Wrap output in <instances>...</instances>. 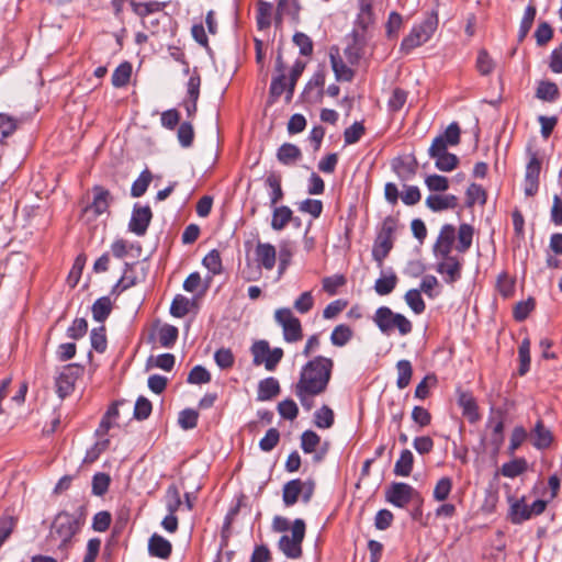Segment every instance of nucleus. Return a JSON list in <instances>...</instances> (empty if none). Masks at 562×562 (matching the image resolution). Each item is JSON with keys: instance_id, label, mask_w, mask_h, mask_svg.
Here are the masks:
<instances>
[{"instance_id": "nucleus-1", "label": "nucleus", "mask_w": 562, "mask_h": 562, "mask_svg": "<svg viewBox=\"0 0 562 562\" xmlns=\"http://www.w3.org/2000/svg\"><path fill=\"white\" fill-rule=\"evenodd\" d=\"M334 361L330 358L317 356L307 361L300 372L294 385V394L306 411L314 406L313 398L326 392L331 379Z\"/></svg>"}, {"instance_id": "nucleus-2", "label": "nucleus", "mask_w": 562, "mask_h": 562, "mask_svg": "<svg viewBox=\"0 0 562 562\" xmlns=\"http://www.w3.org/2000/svg\"><path fill=\"white\" fill-rule=\"evenodd\" d=\"M79 529V520L74 515L63 512L55 517L52 524L49 539L54 541L59 540L58 549L67 554L71 539Z\"/></svg>"}, {"instance_id": "nucleus-3", "label": "nucleus", "mask_w": 562, "mask_h": 562, "mask_svg": "<svg viewBox=\"0 0 562 562\" xmlns=\"http://www.w3.org/2000/svg\"><path fill=\"white\" fill-rule=\"evenodd\" d=\"M373 322L384 335H391L396 328L402 336H406L412 333L413 324L403 314L394 313L387 306L379 307L374 315Z\"/></svg>"}, {"instance_id": "nucleus-4", "label": "nucleus", "mask_w": 562, "mask_h": 562, "mask_svg": "<svg viewBox=\"0 0 562 562\" xmlns=\"http://www.w3.org/2000/svg\"><path fill=\"white\" fill-rule=\"evenodd\" d=\"M438 27V14L432 11L420 24L415 25L401 43L400 50L409 54L414 48L422 46L432 36Z\"/></svg>"}, {"instance_id": "nucleus-5", "label": "nucleus", "mask_w": 562, "mask_h": 562, "mask_svg": "<svg viewBox=\"0 0 562 562\" xmlns=\"http://www.w3.org/2000/svg\"><path fill=\"white\" fill-rule=\"evenodd\" d=\"M396 229L397 220L391 215L386 216L378 232L372 248V257L379 266H382L384 259L389 256L394 246V233Z\"/></svg>"}, {"instance_id": "nucleus-6", "label": "nucleus", "mask_w": 562, "mask_h": 562, "mask_svg": "<svg viewBox=\"0 0 562 562\" xmlns=\"http://www.w3.org/2000/svg\"><path fill=\"white\" fill-rule=\"evenodd\" d=\"M292 536L284 535L278 542L279 549L289 559H299L302 557V542L305 537V522L303 519H295L292 528Z\"/></svg>"}, {"instance_id": "nucleus-7", "label": "nucleus", "mask_w": 562, "mask_h": 562, "mask_svg": "<svg viewBox=\"0 0 562 562\" xmlns=\"http://www.w3.org/2000/svg\"><path fill=\"white\" fill-rule=\"evenodd\" d=\"M507 411L502 407H491L490 416L487 419L486 427L491 428V435L488 438V446L492 449V453L496 456L503 443H504V428L505 417Z\"/></svg>"}, {"instance_id": "nucleus-8", "label": "nucleus", "mask_w": 562, "mask_h": 562, "mask_svg": "<svg viewBox=\"0 0 562 562\" xmlns=\"http://www.w3.org/2000/svg\"><path fill=\"white\" fill-rule=\"evenodd\" d=\"M250 351L254 357V364L260 366L263 363L268 371H274L278 363L283 358V350L279 347L270 349L267 340H258L254 342Z\"/></svg>"}, {"instance_id": "nucleus-9", "label": "nucleus", "mask_w": 562, "mask_h": 562, "mask_svg": "<svg viewBox=\"0 0 562 562\" xmlns=\"http://www.w3.org/2000/svg\"><path fill=\"white\" fill-rule=\"evenodd\" d=\"M274 319L282 327L283 338L286 342H296L303 338L301 321L294 316L290 308L277 310Z\"/></svg>"}, {"instance_id": "nucleus-10", "label": "nucleus", "mask_w": 562, "mask_h": 562, "mask_svg": "<svg viewBox=\"0 0 562 562\" xmlns=\"http://www.w3.org/2000/svg\"><path fill=\"white\" fill-rule=\"evenodd\" d=\"M346 42L347 46L344 49V55L349 65L356 66L364 56L368 37L363 32L352 30V32L346 36Z\"/></svg>"}, {"instance_id": "nucleus-11", "label": "nucleus", "mask_w": 562, "mask_h": 562, "mask_svg": "<svg viewBox=\"0 0 562 562\" xmlns=\"http://www.w3.org/2000/svg\"><path fill=\"white\" fill-rule=\"evenodd\" d=\"M416 496H419V493L403 482H393L385 491V499L400 508L405 507Z\"/></svg>"}, {"instance_id": "nucleus-12", "label": "nucleus", "mask_w": 562, "mask_h": 562, "mask_svg": "<svg viewBox=\"0 0 562 562\" xmlns=\"http://www.w3.org/2000/svg\"><path fill=\"white\" fill-rule=\"evenodd\" d=\"M428 155L436 160L435 165L441 171H452L459 164V158L454 154L449 153L448 149H445L441 140L431 143Z\"/></svg>"}, {"instance_id": "nucleus-13", "label": "nucleus", "mask_w": 562, "mask_h": 562, "mask_svg": "<svg viewBox=\"0 0 562 562\" xmlns=\"http://www.w3.org/2000/svg\"><path fill=\"white\" fill-rule=\"evenodd\" d=\"M82 367L78 364H68L56 379V391L60 398H65L75 389V382L82 372Z\"/></svg>"}, {"instance_id": "nucleus-14", "label": "nucleus", "mask_w": 562, "mask_h": 562, "mask_svg": "<svg viewBox=\"0 0 562 562\" xmlns=\"http://www.w3.org/2000/svg\"><path fill=\"white\" fill-rule=\"evenodd\" d=\"M442 260L437 263L436 271L443 276L448 284H453L461 279L462 260L456 256L440 257Z\"/></svg>"}, {"instance_id": "nucleus-15", "label": "nucleus", "mask_w": 562, "mask_h": 562, "mask_svg": "<svg viewBox=\"0 0 562 562\" xmlns=\"http://www.w3.org/2000/svg\"><path fill=\"white\" fill-rule=\"evenodd\" d=\"M541 164L542 161L538 154L530 153L525 176V194L527 196H532L538 192Z\"/></svg>"}, {"instance_id": "nucleus-16", "label": "nucleus", "mask_w": 562, "mask_h": 562, "mask_svg": "<svg viewBox=\"0 0 562 562\" xmlns=\"http://www.w3.org/2000/svg\"><path fill=\"white\" fill-rule=\"evenodd\" d=\"M151 217L153 213L148 205L140 206L135 204L128 224L130 231L137 236H144L150 224Z\"/></svg>"}, {"instance_id": "nucleus-17", "label": "nucleus", "mask_w": 562, "mask_h": 562, "mask_svg": "<svg viewBox=\"0 0 562 562\" xmlns=\"http://www.w3.org/2000/svg\"><path fill=\"white\" fill-rule=\"evenodd\" d=\"M93 200L83 209V213H93L94 217L105 213L112 202L113 198L108 189L101 186H94L92 188Z\"/></svg>"}, {"instance_id": "nucleus-18", "label": "nucleus", "mask_w": 562, "mask_h": 562, "mask_svg": "<svg viewBox=\"0 0 562 562\" xmlns=\"http://www.w3.org/2000/svg\"><path fill=\"white\" fill-rule=\"evenodd\" d=\"M456 239V228L451 224H445L432 247L434 255L439 257H448L452 250Z\"/></svg>"}, {"instance_id": "nucleus-19", "label": "nucleus", "mask_w": 562, "mask_h": 562, "mask_svg": "<svg viewBox=\"0 0 562 562\" xmlns=\"http://www.w3.org/2000/svg\"><path fill=\"white\" fill-rule=\"evenodd\" d=\"M255 261L258 267L271 271L277 262V249L270 243L258 241L255 248Z\"/></svg>"}, {"instance_id": "nucleus-20", "label": "nucleus", "mask_w": 562, "mask_h": 562, "mask_svg": "<svg viewBox=\"0 0 562 562\" xmlns=\"http://www.w3.org/2000/svg\"><path fill=\"white\" fill-rule=\"evenodd\" d=\"M359 12L355 21V29L363 32L375 23V13L373 11L372 0H358Z\"/></svg>"}, {"instance_id": "nucleus-21", "label": "nucleus", "mask_w": 562, "mask_h": 562, "mask_svg": "<svg viewBox=\"0 0 562 562\" xmlns=\"http://www.w3.org/2000/svg\"><path fill=\"white\" fill-rule=\"evenodd\" d=\"M329 57L336 79L338 81H351L355 77V71L344 63L337 47L330 48Z\"/></svg>"}, {"instance_id": "nucleus-22", "label": "nucleus", "mask_w": 562, "mask_h": 562, "mask_svg": "<svg viewBox=\"0 0 562 562\" xmlns=\"http://www.w3.org/2000/svg\"><path fill=\"white\" fill-rule=\"evenodd\" d=\"M531 442L535 448L543 450L550 447L553 441L552 432L546 428L543 422L539 419L530 431Z\"/></svg>"}, {"instance_id": "nucleus-23", "label": "nucleus", "mask_w": 562, "mask_h": 562, "mask_svg": "<svg viewBox=\"0 0 562 562\" xmlns=\"http://www.w3.org/2000/svg\"><path fill=\"white\" fill-rule=\"evenodd\" d=\"M148 552L151 557L168 559L172 552V544L162 536L154 533L148 541Z\"/></svg>"}, {"instance_id": "nucleus-24", "label": "nucleus", "mask_w": 562, "mask_h": 562, "mask_svg": "<svg viewBox=\"0 0 562 562\" xmlns=\"http://www.w3.org/2000/svg\"><path fill=\"white\" fill-rule=\"evenodd\" d=\"M393 168L400 178L407 180L416 175L418 162L414 155L405 158L398 157L394 160Z\"/></svg>"}, {"instance_id": "nucleus-25", "label": "nucleus", "mask_w": 562, "mask_h": 562, "mask_svg": "<svg viewBox=\"0 0 562 562\" xmlns=\"http://www.w3.org/2000/svg\"><path fill=\"white\" fill-rule=\"evenodd\" d=\"M426 205L432 212H441L449 209H456L458 206V198L453 194H431L426 199Z\"/></svg>"}, {"instance_id": "nucleus-26", "label": "nucleus", "mask_w": 562, "mask_h": 562, "mask_svg": "<svg viewBox=\"0 0 562 562\" xmlns=\"http://www.w3.org/2000/svg\"><path fill=\"white\" fill-rule=\"evenodd\" d=\"M272 207V217H271V228L273 231L280 232L286 227L291 221H293V211L286 205L271 206Z\"/></svg>"}, {"instance_id": "nucleus-27", "label": "nucleus", "mask_w": 562, "mask_h": 562, "mask_svg": "<svg viewBox=\"0 0 562 562\" xmlns=\"http://www.w3.org/2000/svg\"><path fill=\"white\" fill-rule=\"evenodd\" d=\"M280 391V384L276 378H266L258 383L257 400L261 402L270 401L276 397Z\"/></svg>"}, {"instance_id": "nucleus-28", "label": "nucleus", "mask_w": 562, "mask_h": 562, "mask_svg": "<svg viewBox=\"0 0 562 562\" xmlns=\"http://www.w3.org/2000/svg\"><path fill=\"white\" fill-rule=\"evenodd\" d=\"M560 97V90L555 82L541 80L536 90V98L544 102H554Z\"/></svg>"}, {"instance_id": "nucleus-29", "label": "nucleus", "mask_w": 562, "mask_h": 562, "mask_svg": "<svg viewBox=\"0 0 562 562\" xmlns=\"http://www.w3.org/2000/svg\"><path fill=\"white\" fill-rule=\"evenodd\" d=\"M303 490L304 484L300 479L291 480L288 483H285L283 486L282 495L284 504L286 506L294 505L297 502L299 496L300 494H302Z\"/></svg>"}, {"instance_id": "nucleus-30", "label": "nucleus", "mask_w": 562, "mask_h": 562, "mask_svg": "<svg viewBox=\"0 0 562 562\" xmlns=\"http://www.w3.org/2000/svg\"><path fill=\"white\" fill-rule=\"evenodd\" d=\"M265 183L271 189L270 205L274 206L284 198V192L281 187V175L277 172H270L267 176Z\"/></svg>"}, {"instance_id": "nucleus-31", "label": "nucleus", "mask_w": 562, "mask_h": 562, "mask_svg": "<svg viewBox=\"0 0 562 562\" xmlns=\"http://www.w3.org/2000/svg\"><path fill=\"white\" fill-rule=\"evenodd\" d=\"M458 403L470 423H476L480 419L479 407L472 395L462 393L459 396Z\"/></svg>"}, {"instance_id": "nucleus-32", "label": "nucleus", "mask_w": 562, "mask_h": 562, "mask_svg": "<svg viewBox=\"0 0 562 562\" xmlns=\"http://www.w3.org/2000/svg\"><path fill=\"white\" fill-rule=\"evenodd\" d=\"M461 138V130L457 122H452L448 125L446 131L435 137L432 142L441 140V144L445 145V149H448L449 146H457L460 144Z\"/></svg>"}, {"instance_id": "nucleus-33", "label": "nucleus", "mask_w": 562, "mask_h": 562, "mask_svg": "<svg viewBox=\"0 0 562 562\" xmlns=\"http://www.w3.org/2000/svg\"><path fill=\"white\" fill-rule=\"evenodd\" d=\"M301 149L296 145L290 143L281 145L277 153L278 160L283 165H292L301 159Z\"/></svg>"}, {"instance_id": "nucleus-34", "label": "nucleus", "mask_w": 562, "mask_h": 562, "mask_svg": "<svg viewBox=\"0 0 562 562\" xmlns=\"http://www.w3.org/2000/svg\"><path fill=\"white\" fill-rule=\"evenodd\" d=\"M413 465H414V456H413L412 451L408 449H404L401 452L398 460L395 462L393 472L396 476H405L406 477V476L411 475Z\"/></svg>"}, {"instance_id": "nucleus-35", "label": "nucleus", "mask_w": 562, "mask_h": 562, "mask_svg": "<svg viewBox=\"0 0 562 562\" xmlns=\"http://www.w3.org/2000/svg\"><path fill=\"white\" fill-rule=\"evenodd\" d=\"M509 516L513 524L519 525L531 518L530 506L525 503L524 498L515 501L510 506Z\"/></svg>"}, {"instance_id": "nucleus-36", "label": "nucleus", "mask_w": 562, "mask_h": 562, "mask_svg": "<svg viewBox=\"0 0 562 562\" xmlns=\"http://www.w3.org/2000/svg\"><path fill=\"white\" fill-rule=\"evenodd\" d=\"M130 4L132 7L133 12L139 18L144 19L147 15L161 11L165 7L164 3L158 1H148V2H137L135 0H130Z\"/></svg>"}, {"instance_id": "nucleus-37", "label": "nucleus", "mask_w": 562, "mask_h": 562, "mask_svg": "<svg viewBox=\"0 0 562 562\" xmlns=\"http://www.w3.org/2000/svg\"><path fill=\"white\" fill-rule=\"evenodd\" d=\"M92 316L97 322H104L112 311V302L109 296L98 299L92 305Z\"/></svg>"}, {"instance_id": "nucleus-38", "label": "nucleus", "mask_w": 562, "mask_h": 562, "mask_svg": "<svg viewBox=\"0 0 562 562\" xmlns=\"http://www.w3.org/2000/svg\"><path fill=\"white\" fill-rule=\"evenodd\" d=\"M474 228L470 224H461L458 231V245L457 250L465 252L472 245Z\"/></svg>"}, {"instance_id": "nucleus-39", "label": "nucleus", "mask_w": 562, "mask_h": 562, "mask_svg": "<svg viewBox=\"0 0 562 562\" xmlns=\"http://www.w3.org/2000/svg\"><path fill=\"white\" fill-rule=\"evenodd\" d=\"M132 76V65L128 61L120 64L112 75V85L116 88L126 86Z\"/></svg>"}, {"instance_id": "nucleus-40", "label": "nucleus", "mask_w": 562, "mask_h": 562, "mask_svg": "<svg viewBox=\"0 0 562 562\" xmlns=\"http://www.w3.org/2000/svg\"><path fill=\"white\" fill-rule=\"evenodd\" d=\"M397 370V381L396 385L398 389L403 390L409 385L412 375H413V367L408 360H400L396 363Z\"/></svg>"}, {"instance_id": "nucleus-41", "label": "nucleus", "mask_w": 562, "mask_h": 562, "mask_svg": "<svg viewBox=\"0 0 562 562\" xmlns=\"http://www.w3.org/2000/svg\"><path fill=\"white\" fill-rule=\"evenodd\" d=\"M272 4L259 0L257 3V25L260 30L267 29L271 24Z\"/></svg>"}, {"instance_id": "nucleus-42", "label": "nucleus", "mask_w": 562, "mask_h": 562, "mask_svg": "<svg viewBox=\"0 0 562 562\" xmlns=\"http://www.w3.org/2000/svg\"><path fill=\"white\" fill-rule=\"evenodd\" d=\"M335 415L333 409L323 405L319 409L314 413V424L316 427L322 429L330 428L334 425Z\"/></svg>"}, {"instance_id": "nucleus-43", "label": "nucleus", "mask_w": 562, "mask_h": 562, "mask_svg": "<svg viewBox=\"0 0 562 562\" xmlns=\"http://www.w3.org/2000/svg\"><path fill=\"white\" fill-rule=\"evenodd\" d=\"M352 334L350 326L340 324L331 331L330 341L336 347H342L352 338Z\"/></svg>"}, {"instance_id": "nucleus-44", "label": "nucleus", "mask_w": 562, "mask_h": 562, "mask_svg": "<svg viewBox=\"0 0 562 562\" xmlns=\"http://www.w3.org/2000/svg\"><path fill=\"white\" fill-rule=\"evenodd\" d=\"M151 172L148 169L142 171L139 177L133 182L131 188V195L133 198H139L147 191L151 182Z\"/></svg>"}, {"instance_id": "nucleus-45", "label": "nucleus", "mask_w": 562, "mask_h": 562, "mask_svg": "<svg viewBox=\"0 0 562 562\" xmlns=\"http://www.w3.org/2000/svg\"><path fill=\"white\" fill-rule=\"evenodd\" d=\"M397 281V276L391 272L389 276H383L375 281L374 290L379 295H387L395 289Z\"/></svg>"}, {"instance_id": "nucleus-46", "label": "nucleus", "mask_w": 562, "mask_h": 562, "mask_svg": "<svg viewBox=\"0 0 562 562\" xmlns=\"http://www.w3.org/2000/svg\"><path fill=\"white\" fill-rule=\"evenodd\" d=\"M178 328L172 325H164L158 333V339L161 347L171 348L178 339Z\"/></svg>"}, {"instance_id": "nucleus-47", "label": "nucleus", "mask_w": 562, "mask_h": 562, "mask_svg": "<svg viewBox=\"0 0 562 562\" xmlns=\"http://www.w3.org/2000/svg\"><path fill=\"white\" fill-rule=\"evenodd\" d=\"M527 469V461L524 458L514 459L502 465V474L506 477H516Z\"/></svg>"}, {"instance_id": "nucleus-48", "label": "nucleus", "mask_w": 562, "mask_h": 562, "mask_svg": "<svg viewBox=\"0 0 562 562\" xmlns=\"http://www.w3.org/2000/svg\"><path fill=\"white\" fill-rule=\"evenodd\" d=\"M487 194L482 186L471 183L467 190V205L473 206L476 202L481 205L486 203Z\"/></svg>"}, {"instance_id": "nucleus-49", "label": "nucleus", "mask_w": 562, "mask_h": 562, "mask_svg": "<svg viewBox=\"0 0 562 562\" xmlns=\"http://www.w3.org/2000/svg\"><path fill=\"white\" fill-rule=\"evenodd\" d=\"M537 14V10L535 5H528L525 10V14L522 16V20L520 22L519 32H518V41L522 42L527 34L529 33L535 18Z\"/></svg>"}, {"instance_id": "nucleus-50", "label": "nucleus", "mask_w": 562, "mask_h": 562, "mask_svg": "<svg viewBox=\"0 0 562 562\" xmlns=\"http://www.w3.org/2000/svg\"><path fill=\"white\" fill-rule=\"evenodd\" d=\"M518 357L520 361V366L518 369V373L520 375H525L530 369V340L529 338H525L518 348Z\"/></svg>"}, {"instance_id": "nucleus-51", "label": "nucleus", "mask_w": 562, "mask_h": 562, "mask_svg": "<svg viewBox=\"0 0 562 562\" xmlns=\"http://www.w3.org/2000/svg\"><path fill=\"white\" fill-rule=\"evenodd\" d=\"M278 7L279 15L291 16L294 22L300 21L301 7L297 0H280Z\"/></svg>"}, {"instance_id": "nucleus-52", "label": "nucleus", "mask_w": 562, "mask_h": 562, "mask_svg": "<svg viewBox=\"0 0 562 562\" xmlns=\"http://www.w3.org/2000/svg\"><path fill=\"white\" fill-rule=\"evenodd\" d=\"M190 306H191V301L188 297H186L181 294H178L175 296V299L171 303L170 314L175 317L181 318L189 313Z\"/></svg>"}, {"instance_id": "nucleus-53", "label": "nucleus", "mask_w": 562, "mask_h": 562, "mask_svg": "<svg viewBox=\"0 0 562 562\" xmlns=\"http://www.w3.org/2000/svg\"><path fill=\"white\" fill-rule=\"evenodd\" d=\"M166 499H167L166 506H167L168 513L176 514L182 504L180 491L176 484H171L168 486L167 492H166Z\"/></svg>"}, {"instance_id": "nucleus-54", "label": "nucleus", "mask_w": 562, "mask_h": 562, "mask_svg": "<svg viewBox=\"0 0 562 562\" xmlns=\"http://www.w3.org/2000/svg\"><path fill=\"white\" fill-rule=\"evenodd\" d=\"M405 301L415 314H422L426 308L420 291L417 289L408 290L405 294Z\"/></svg>"}, {"instance_id": "nucleus-55", "label": "nucleus", "mask_w": 562, "mask_h": 562, "mask_svg": "<svg viewBox=\"0 0 562 562\" xmlns=\"http://www.w3.org/2000/svg\"><path fill=\"white\" fill-rule=\"evenodd\" d=\"M203 266L212 273L220 274L222 272L221 254L216 249H212L202 260Z\"/></svg>"}, {"instance_id": "nucleus-56", "label": "nucleus", "mask_w": 562, "mask_h": 562, "mask_svg": "<svg viewBox=\"0 0 562 562\" xmlns=\"http://www.w3.org/2000/svg\"><path fill=\"white\" fill-rule=\"evenodd\" d=\"M91 346L97 352H104L108 346L105 327L102 325L98 328H93L90 334Z\"/></svg>"}, {"instance_id": "nucleus-57", "label": "nucleus", "mask_w": 562, "mask_h": 562, "mask_svg": "<svg viewBox=\"0 0 562 562\" xmlns=\"http://www.w3.org/2000/svg\"><path fill=\"white\" fill-rule=\"evenodd\" d=\"M366 128L361 122H355L344 132V140L346 145L356 144L364 135Z\"/></svg>"}, {"instance_id": "nucleus-58", "label": "nucleus", "mask_w": 562, "mask_h": 562, "mask_svg": "<svg viewBox=\"0 0 562 562\" xmlns=\"http://www.w3.org/2000/svg\"><path fill=\"white\" fill-rule=\"evenodd\" d=\"M528 432L522 426H516L514 427L512 435H510V441L508 446V454L513 456L515 454L516 450L524 443V441L527 439Z\"/></svg>"}, {"instance_id": "nucleus-59", "label": "nucleus", "mask_w": 562, "mask_h": 562, "mask_svg": "<svg viewBox=\"0 0 562 562\" xmlns=\"http://www.w3.org/2000/svg\"><path fill=\"white\" fill-rule=\"evenodd\" d=\"M321 442V437L313 430H305L301 436V448L305 453H312Z\"/></svg>"}, {"instance_id": "nucleus-60", "label": "nucleus", "mask_w": 562, "mask_h": 562, "mask_svg": "<svg viewBox=\"0 0 562 562\" xmlns=\"http://www.w3.org/2000/svg\"><path fill=\"white\" fill-rule=\"evenodd\" d=\"M280 441V431L277 428L267 430L265 437L259 441V448L265 452L273 450Z\"/></svg>"}, {"instance_id": "nucleus-61", "label": "nucleus", "mask_w": 562, "mask_h": 562, "mask_svg": "<svg viewBox=\"0 0 562 562\" xmlns=\"http://www.w3.org/2000/svg\"><path fill=\"white\" fill-rule=\"evenodd\" d=\"M211 381V373L202 366H195L189 372L187 382L190 384H205Z\"/></svg>"}, {"instance_id": "nucleus-62", "label": "nucleus", "mask_w": 562, "mask_h": 562, "mask_svg": "<svg viewBox=\"0 0 562 562\" xmlns=\"http://www.w3.org/2000/svg\"><path fill=\"white\" fill-rule=\"evenodd\" d=\"M452 490V480L448 476L441 477L434 490V498L438 502H443L448 498Z\"/></svg>"}, {"instance_id": "nucleus-63", "label": "nucleus", "mask_w": 562, "mask_h": 562, "mask_svg": "<svg viewBox=\"0 0 562 562\" xmlns=\"http://www.w3.org/2000/svg\"><path fill=\"white\" fill-rule=\"evenodd\" d=\"M278 412L282 418L293 420L299 415V407L293 400L286 398L278 404Z\"/></svg>"}, {"instance_id": "nucleus-64", "label": "nucleus", "mask_w": 562, "mask_h": 562, "mask_svg": "<svg viewBox=\"0 0 562 562\" xmlns=\"http://www.w3.org/2000/svg\"><path fill=\"white\" fill-rule=\"evenodd\" d=\"M111 479L106 473L99 472L92 477V493L102 496L109 490Z\"/></svg>"}]
</instances>
